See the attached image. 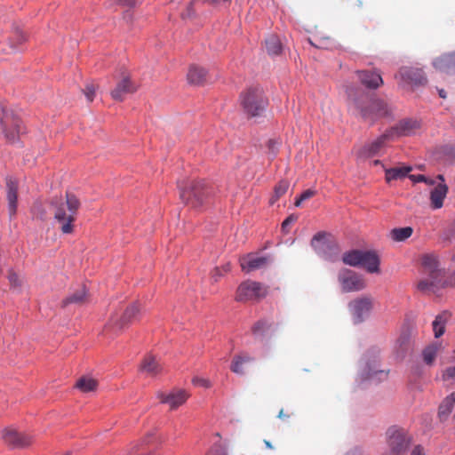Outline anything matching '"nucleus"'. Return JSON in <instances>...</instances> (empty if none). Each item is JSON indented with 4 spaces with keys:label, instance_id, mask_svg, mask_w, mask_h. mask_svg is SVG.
I'll return each instance as SVG.
<instances>
[{
    "label": "nucleus",
    "instance_id": "obj_1",
    "mask_svg": "<svg viewBox=\"0 0 455 455\" xmlns=\"http://www.w3.org/2000/svg\"><path fill=\"white\" fill-rule=\"evenodd\" d=\"M55 220L60 224L64 234H71L77 211L80 207L78 198L72 193H67L66 200L55 199L52 202Z\"/></svg>",
    "mask_w": 455,
    "mask_h": 455
},
{
    "label": "nucleus",
    "instance_id": "obj_2",
    "mask_svg": "<svg viewBox=\"0 0 455 455\" xmlns=\"http://www.w3.org/2000/svg\"><path fill=\"white\" fill-rule=\"evenodd\" d=\"M358 87H350L347 92L348 97L356 109L359 110L361 116L371 123L379 117L386 116L388 114L387 105L380 100L371 99L363 105L358 101Z\"/></svg>",
    "mask_w": 455,
    "mask_h": 455
},
{
    "label": "nucleus",
    "instance_id": "obj_3",
    "mask_svg": "<svg viewBox=\"0 0 455 455\" xmlns=\"http://www.w3.org/2000/svg\"><path fill=\"white\" fill-rule=\"evenodd\" d=\"M387 451L384 455H406L411 444V435L402 427H391L387 430Z\"/></svg>",
    "mask_w": 455,
    "mask_h": 455
},
{
    "label": "nucleus",
    "instance_id": "obj_4",
    "mask_svg": "<svg viewBox=\"0 0 455 455\" xmlns=\"http://www.w3.org/2000/svg\"><path fill=\"white\" fill-rule=\"evenodd\" d=\"M422 266L424 274L428 278L420 280L418 283V289L421 292L434 291L442 281V271L438 267V260L435 255L427 254L422 258Z\"/></svg>",
    "mask_w": 455,
    "mask_h": 455
},
{
    "label": "nucleus",
    "instance_id": "obj_5",
    "mask_svg": "<svg viewBox=\"0 0 455 455\" xmlns=\"http://www.w3.org/2000/svg\"><path fill=\"white\" fill-rule=\"evenodd\" d=\"M267 100L262 89L251 87L241 95V105L250 116H259L266 108Z\"/></svg>",
    "mask_w": 455,
    "mask_h": 455
},
{
    "label": "nucleus",
    "instance_id": "obj_6",
    "mask_svg": "<svg viewBox=\"0 0 455 455\" xmlns=\"http://www.w3.org/2000/svg\"><path fill=\"white\" fill-rule=\"evenodd\" d=\"M212 189L204 181H191L188 188L180 190V198L192 208H198L210 196Z\"/></svg>",
    "mask_w": 455,
    "mask_h": 455
},
{
    "label": "nucleus",
    "instance_id": "obj_7",
    "mask_svg": "<svg viewBox=\"0 0 455 455\" xmlns=\"http://www.w3.org/2000/svg\"><path fill=\"white\" fill-rule=\"evenodd\" d=\"M267 293V288L260 283L247 280L242 283L236 291V300L248 301L260 299Z\"/></svg>",
    "mask_w": 455,
    "mask_h": 455
},
{
    "label": "nucleus",
    "instance_id": "obj_8",
    "mask_svg": "<svg viewBox=\"0 0 455 455\" xmlns=\"http://www.w3.org/2000/svg\"><path fill=\"white\" fill-rule=\"evenodd\" d=\"M20 125V120L17 116L12 110L3 108L0 114V126L8 141L13 142L18 138Z\"/></svg>",
    "mask_w": 455,
    "mask_h": 455
},
{
    "label": "nucleus",
    "instance_id": "obj_9",
    "mask_svg": "<svg viewBox=\"0 0 455 455\" xmlns=\"http://www.w3.org/2000/svg\"><path fill=\"white\" fill-rule=\"evenodd\" d=\"M338 279L344 292L359 291L366 287L363 275L352 270L340 271Z\"/></svg>",
    "mask_w": 455,
    "mask_h": 455
},
{
    "label": "nucleus",
    "instance_id": "obj_10",
    "mask_svg": "<svg viewBox=\"0 0 455 455\" xmlns=\"http://www.w3.org/2000/svg\"><path fill=\"white\" fill-rule=\"evenodd\" d=\"M392 132H393L386 131L385 133L378 137L375 140L362 147L357 152V156L362 159H366L380 155L387 142L393 140Z\"/></svg>",
    "mask_w": 455,
    "mask_h": 455
},
{
    "label": "nucleus",
    "instance_id": "obj_11",
    "mask_svg": "<svg viewBox=\"0 0 455 455\" xmlns=\"http://www.w3.org/2000/svg\"><path fill=\"white\" fill-rule=\"evenodd\" d=\"M395 78H400L411 86H420L427 84V77L421 68L414 67H403L399 69Z\"/></svg>",
    "mask_w": 455,
    "mask_h": 455
},
{
    "label": "nucleus",
    "instance_id": "obj_12",
    "mask_svg": "<svg viewBox=\"0 0 455 455\" xmlns=\"http://www.w3.org/2000/svg\"><path fill=\"white\" fill-rule=\"evenodd\" d=\"M349 308L355 323H361L370 314L372 308V299L362 297L352 300Z\"/></svg>",
    "mask_w": 455,
    "mask_h": 455
},
{
    "label": "nucleus",
    "instance_id": "obj_13",
    "mask_svg": "<svg viewBox=\"0 0 455 455\" xmlns=\"http://www.w3.org/2000/svg\"><path fill=\"white\" fill-rule=\"evenodd\" d=\"M314 239L317 243V245L315 244V250H317L318 252H322L330 258L337 252V244L330 234L319 232L315 235Z\"/></svg>",
    "mask_w": 455,
    "mask_h": 455
},
{
    "label": "nucleus",
    "instance_id": "obj_14",
    "mask_svg": "<svg viewBox=\"0 0 455 455\" xmlns=\"http://www.w3.org/2000/svg\"><path fill=\"white\" fill-rule=\"evenodd\" d=\"M239 262L242 269L249 273L267 267L271 262V259L250 253L241 257Z\"/></svg>",
    "mask_w": 455,
    "mask_h": 455
},
{
    "label": "nucleus",
    "instance_id": "obj_15",
    "mask_svg": "<svg viewBox=\"0 0 455 455\" xmlns=\"http://www.w3.org/2000/svg\"><path fill=\"white\" fill-rule=\"evenodd\" d=\"M3 439L8 445L13 448H23L31 443V437L20 433L14 428H6L3 431Z\"/></svg>",
    "mask_w": 455,
    "mask_h": 455
},
{
    "label": "nucleus",
    "instance_id": "obj_16",
    "mask_svg": "<svg viewBox=\"0 0 455 455\" xmlns=\"http://www.w3.org/2000/svg\"><path fill=\"white\" fill-rule=\"evenodd\" d=\"M420 124L415 119H403L400 121L395 127L387 130L392 132V139L399 136H411L419 129Z\"/></svg>",
    "mask_w": 455,
    "mask_h": 455
},
{
    "label": "nucleus",
    "instance_id": "obj_17",
    "mask_svg": "<svg viewBox=\"0 0 455 455\" xmlns=\"http://www.w3.org/2000/svg\"><path fill=\"white\" fill-rule=\"evenodd\" d=\"M189 395L183 389H177L171 392L168 395L164 393H158L157 397L160 399L162 403L169 404L172 410L177 409L179 406L182 405Z\"/></svg>",
    "mask_w": 455,
    "mask_h": 455
},
{
    "label": "nucleus",
    "instance_id": "obj_18",
    "mask_svg": "<svg viewBox=\"0 0 455 455\" xmlns=\"http://www.w3.org/2000/svg\"><path fill=\"white\" fill-rule=\"evenodd\" d=\"M441 182L438 183L430 193L431 206L434 209H440L443 205V200L448 192V187L444 183V178L442 174L436 176Z\"/></svg>",
    "mask_w": 455,
    "mask_h": 455
},
{
    "label": "nucleus",
    "instance_id": "obj_19",
    "mask_svg": "<svg viewBox=\"0 0 455 455\" xmlns=\"http://www.w3.org/2000/svg\"><path fill=\"white\" fill-rule=\"evenodd\" d=\"M433 65L440 72L447 74L455 73V52L444 53L436 58Z\"/></svg>",
    "mask_w": 455,
    "mask_h": 455
},
{
    "label": "nucleus",
    "instance_id": "obj_20",
    "mask_svg": "<svg viewBox=\"0 0 455 455\" xmlns=\"http://www.w3.org/2000/svg\"><path fill=\"white\" fill-rule=\"evenodd\" d=\"M137 90V86L132 83L128 76L120 81L116 88L111 92V96L116 100H124L125 95L133 93Z\"/></svg>",
    "mask_w": 455,
    "mask_h": 455
},
{
    "label": "nucleus",
    "instance_id": "obj_21",
    "mask_svg": "<svg viewBox=\"0 0 455 455\" xmlns=\"http://www.w3.org/2000/svg\"><path fill=\"white\" fill-rule=\"evenodd\" d=\"M379 258L370 251H363L362 262L360 267H363L369 273H379Z\"/></svg>",
    "mask_w": 455,
    "mask_h": 455
},
{
    "label": "nucleus",
    "instance_id": "obj_22",
    "mask_svg": "<svg viewBox=\"0 0 455 455\" xmlns=\"http://www.w3.org/2000/svg\"><path fill=\"white\" fill-rule=\"evenodd\" d=\"M140 371L149 376H156L162 372L163 367L154 355H148L140 364Z\"/></svg>",
    "mask_w": 455,
    "mask_h": 455
},
{
    "label": "nucleus",
    "instance_id": "obj_23",
    "mask_svg": "<svg viewBox=\"0 0 455 455\" xmlns=\"http://www.w3.org/2000/svg\"><path fill=\"white\" fill-rule=\"evenodd\" d=\"M7 200L9 213L11 216L16 213L17 199H18V184L17 181L12 178L7 180Z\"/></svg>",
    "mask_w": 455,
    "mask_h": 455
},
{
    "label": "nucleus",
    "instance_id": "obj_24",
    "mask_svg": "<svg viewBox=\"0 0 455 455\" xmlns=\"http://www.w3.org/2000/svg\"><path fill=\"white\" fill-rule=\"evenodd\" d=\"M140 315V307L137 303H132L126 307L121 318L116 323V329L121 330L128 323L135 321Z\"/></svg>",
    "mask_w": 455,
    "mask_h": 455
},
{
    "label": "nucleus",
    "instance_id": "obj_25",
    "mask_svg": "<svg viewBox=\"0 0 455 455\" xmlns=\"http://www.w3.org/2000/svg\"><path fill=\"white\" fill-rule=\"evenodd\" d=\"M358 77L363 85L371 89H376L383 84L381 76L376 72L360 71Z\"/></svg>",
    "mask_w": 455,
    "mask_h": 455
},
{
    "label": "nucleus",
    "instance_id": "obj_26",
    "mask_svg": "<svg viewBox=\"0 0 455 455\" xmlns=\"http://www.w3.org/2000/svg\"><path fill=\"white\" fill-rule=\"evenodd\" d=\"M88 300L87 291L84 285L80 286L62 301V307L70 304L84 305Z\"/></svg>",
    "mask_w": 455,
    "mask_h": 455
},
{
    "label": "nucleus",
    "instance_id": "obj_27",
    "mask_svg": "<svg viewBox=\"0 0 455 455\" xmlns=\"http://www.w3.org/2000/svg\"><path fill=\"white\" fill-rule=\"evenodd\" d=\"M207 72L204 68L193 65L189 68L188 80L190 84L200 85L206 81Z\"/></svg>",
    "mask_w": 455,
    "mask_h": 455
},
{
    "label": "nucleus",
    "instance_id": "obj_28",
    "mask_svg": "<svg viewBox=\"0 0 455 455\" xmlns=\"http://www.w3.org/2000/svg\"><path fill=\"white\" fill-rule=\"evenodd\" d=\"M412 170L411 166L394 167L385 170V179L387 182L397 180L405 178Z\"/></svg>",
    "mask_w": 455,
    "mask_h": 455
},
{
    "label": "nucleus",
    "instance_id": "obj_29",
    "mask_svg": "<svg viewBox=\"0 0 455 455\" xmlns=\"http://www.w3.org/2000/svg\"><path fill=\"white\" fill-rule=\"evenodd\" d=\"M252 361L253 358L247 354H241L235 355L233 358L232 363L230 365V370L236 374L243 375L244 373L243 365L246 363H251Z\"/></svg>",
    "mask_w": 455,
    "mask_h": 455
},
{
    "label": "nucleus",
    "instance_id": "obj_30",
    "mask_svg": "<svg viewBox=\"0 0 455 455\" xmlns=\"http://www.w3.org/2000/svg\"><path fill=\"white\" fill-rule=\"evenodd\" d=\"M363 251L353 250L344 253L342 260L345 264L352 267L361 266Z\"/></svg>",
    "mask_w": 455,
    "mask_h": 455
},
{
    "label": "nucleus",
    "instance_id": "obj_31",
    "mask_svg": "<svg viewBox=\"0 0 455 455\" xmlns=\"http://www.w3.org/2000/svg\"><path fill=\"white\" fill-rule=\"evenodd\" d=\"M441 347L439 343H433L422 351V357L425 363L431 365L435 362L436 355Z\"/></svg>",
    "mask_w": 455,
    "mask_h": 455
},
{
    "label": "nucleus",
    "instance_id": "obj_32",
    "mask_svg": "<svg viewBox=\"0 0 455 455\" xmlns=\"http://www.w3.org/2000/svg\"><path fill=\"white\" fill-rule=\"evenodd\" d=\"M449 315L443 313L438 315L433 322V331L435 338L441 337L445 331V323L448 320Z\"/></svg>",
    "mask_w": 455,
    "mask_h": 455
},
{
    "label": "nucleus",
    "instance_id": "obj_33",
    "mask_svg": "<svg viewBox=\"0 0 455 455\" xmlns=\"http://www.w3.org/2000/svg\"><path fill=\"white\" fill-rule=\"evenodd\" d=\"M98 387V382L92 377L84 376L76 382V387L83 392L94 391Z\"/></svg>",
    "mask_w": 455,
    "mask_h": 455
},
{
    "label": "nucleus",
    "instance_id": "obj_34",
    "mask_svg": "<svg viewBox=\"0 0 455 455\" xmlns=\"http://www.w3.org/2000/svg\"><path fill=\"white\" fill-rule=\"evenodd\" d=\"M266 48L270 55H278L282 51L279 38L275 35H270L265 41Z\"/></svg>",
    "mask_w": 455,
    "mask_h": 455
},
{
    "label": "nucleus",
    "instance_id": "obj_35",
    "mask_svg": "<svg viewBox=\"0 0 455 455\" xmlns=\"http://www.w3.org/2000/svg\"><path fill=\"white\" fill-rule=\"evenodd\" d=\"M455 403V391L448 395L439 406V416L447 417L452 411Z\"/></svg>",
    "mask_w": 455,
    "mask_h": 455
},
{
    "label": "nucleus",
    "instance_id": "obj_36",
    "mask_svg": "<svg viewBox=\"0 0 455 455\" xmlns=\"http://www.w3.org/2000/svg\"><path fill=\"white\" fill-rule=\"evenodd\" d=\"M413 233L411 227L394 228L390 232V236L394 241L402 242L409 238Z\"/></svg>",
    "mask_w": 455,
    "mask_h": 455
},
{
    "label": "nucleus",
    "instance_id": "obj_37",
    "mask_svg": "<svg viewBox=\"0 0 455 455\" xmlns=\"http://www.w3.org/2000/svg\"><path fill=\"white\" fill-rule=\"evenodd\" d=\"M289 188V182L286 180H281L275 188V193L273 197L270 199V204H274L275 202L284 195Z\"/></svg>",
    "mask_w": 455,
    "mask_h": 455
},
{
    "label": "nucleus",
    "instance_id": "obj_38",
    "mask_svg": "<svg viewBox=\"0 0 455 455\" xmlns=\"http://www.w3.org/2000/svg\"><path fill=\"white\" fill-rule=\"evenodd\" d=\"M269 324L265 320H259L257 323H254L252 326V332L255 335H262L267 329H268Z\"/></svg>",
    "mask_w": 455,
    "mask_h": 455
},
{
    "label": "nucleus",
    "instance_id": "obj_39",
    "mask_svg": "<svg viewBox=\"0 0 455 455\" xmlns=\"http://www.w3.org/2000/svg\"><path fill=\"white\" fill-rule=\"evenodd\" d=\"M409 179L414 182V183H418V182H424L429 186H433L435 184V180H433V179H430V178H427L426 177L425 175H422V174H417V175H409Z\"/></svg>",
    "mask_w": 455,
    "mask_h": 455
},
{
    "label": "nucleus",
    "instance_id": "obj_40",
    "mask_svg": "<svg viewBox=\"0 0 455 455\" xmlns=\"http://www.w3.org/2000/svg\"><path fill=\"white\" fill-rule=\"evenodd\" d=\"M8 280L12 288H20L21 286V280L19 275L11 270L8 275Z\"/></svg>",
    "mask_w": 455,
    "mask_h": 455
},
{
    "label": "nucleus",
    "instance_id": "obj_41",
    "mask_svg": "<svg viewBox=\"0 0 455 455\" xmlns=\"http://www.w3.org/2000/svg\"><path fill=\"white\" fill-rule=\"evenodd\" d=\"M312 196H313V190H311L310 188L307 189L305 192H303L300 195L299 197H298L295 200V203H294L295 206L300 207L304 201L310 199Z\"/></svg>",
    "mask_w": 455,
    "mask_h": 455
},
{
    "label": "nucleus",
    "instance_id": "obj_42",
    "mask_svg": "<svg viewBox=\"0 0 455 455\" xmlns=\"http://www.w3.org/2000/svg\"><path fill=\"white\" fill-rule=\"evenodd\" d=\"M84 93L88 101H92L95 97V86L92 84H89L84 89Z\"/></svg>",
    "mask_w": 455,
    "mask_h": 455
},
{
    "label": "nucleus",
    "instance_id": "obj_43",
    "mask_svg": "<svg viewBox=\"0 0 455 455\" xmlns=\"http://www.w3.org/2000/svg\"><path fill=\"white\" fill-rule=\"evenodd\" d=\"M25 40H26L25 35L22 32L18 31L15 35V38L12 39L10 42L11 48L14 50L16 48L17 44H22Z\"/></svg>",
    "mask_w": 455,
    "mask_h": 455
},
{
    "label": "nucleus",
    "instance_id": "obj_44",
    "mask_svg": "<svg viewBox=\"0 0 455 455\" xmlns=\"http://www.w3.org/2000/svg\"><path fill=\"white\" fill-rule=\"evenodd\" d=\"M200 1H196V0H193L189 5L188 6L187 8V11L182 12L181 14V18L183 20H187V19H190L192 17H194L195 15V12L193 10V5L196 4V3H199Z\"/></svg>",
    "mask_w": 455,
    "mask_h": 455
},
{
    "label": "nucleus",
    "instance_id": "obj_45",
    "mask_svg": "<svg viewBox=\"0 0 455 455\" xmlns=\"http://www.w3.org/2000/svg\"><path fill=\"white\" fill-rule=\"evenodd\" d=\"M192 381L195 386L203 387L206 388L211 387L210 381L204 378L195 377L193 378Z\"/></svg>",
    "mask_w": 455,
    "mask_h": 455
},
{
    "label": "nucleus",
    "instance_id": "obj_46",
    "mask_svg": "<svg viewBox=\"0 0 455 455\" xmlns=\"http://www.w3.org/2000/svg\"><path fill=\"white\" fill-rule=\"evenodd\" d=\"M378 373L384 374V371H379L375 365L373 367L369 366L368 372L366 373L364 378L365 379H371L375 375H377Z\"/></svg>",
    "mask_w": 455,
    "mask_h": 455
},
{
    "label": "nucleus",
    "instance_id": "obj_47",
    "mask_svg": "<svg viewBox=\"0 0 455 455\" xmlns=\"http://www.w3.org/2000/svg\"><path fill=\"white\" fill-rule=\"evenodd\" d=\"M298 217L294 214L290 215L287 217L282 223V230H285V226H290L293 224L297 220Z\"/></svg>",
    "mask_w": 455,
    "mask_h": 455
},
{
    "label": "nucleus",
    "instance_id": "obj_48",
    "mask_svg": "<svg viewBox=\"0 0 455 455\" xmlns=\"http://www.w3.org/2000/svg\"><path fill=\"white\" fill-rule=\"evenodd\" d=\"M207 455H226V453L220 445H215L211 449Z\"/></svg>",
    "mask_w": 455,
    "mask_h": 455
},
{
    "label": "nucleus",
    "instance_id": "obj_49",
    "mask_svg": "<svg viewBox=\"0 0 455 455\" xmlns=\"http://www.w3.org/2000/svg\"><path fill=\"white\" fill-rule=\"evenodd\" d=\"M292 416V412L290 411H284L283 409H281L278 413V418L283 421H288L289 419Z\"/></svg>",
    "mask_w": 455,
    "mask_h": 455
},
{
    "label": "nucleus",
    "instance_id": "obj_50",
    "mask_svg": "<svg viewBox=\"0 0 455 455\" xmlns=\"http://www.w3.org/2000/svg\"><path fill=\"white\" fill-rule=\"evenodd\" d=\"M122 6L132 7L136 4V0H115Z\"/></svg>",
    "mask_w": 455,
    "mask_h": 455
},
{
    "label": "nucleus",
    "instance_id": "obj_51",
    "mask_svg": "<svg viewBox=\"0 0 455 455\" xmlns=\"http://www.w3.org/2000/svg\"><path fill=\"white\" fill-rule=\"evenodd\" d=\"M221 275L222 271L219 267H215L212 272V278L214 280V282H217Z\"/></svg>",
    "mask_w": 455,
    "mask_h": 455
},
{
    "label": "nucleus",
    "instance_id": "obj_52",
    "mask_svg": "<svg viewBox=\"0 0 455 455\" xmlns=\"http://www.w3.org/2000/svg\"><path fill=\"white\" fill-rule=\"evenodd\" d=\"M276 146H277V142L275 140H268L267 147H268L269 151L272 153V155L275 154Z\"/></svg>",
    "mask_w": 455,
    "mask_h": 455
},
{
    "label": "nucleus",
    "instance_id": "obj_53",
    "mask_svg": "<svg viewBox=\"0 0 455 455\" xmlns=\"http://www.w3.org/2000/svg\"><path fill=\"white\" fill-rule=\"evenodd\" d=\"M411 455H425L424 449L420 445H417L411 451Z\"/></svg>",
    "mask_w": 455,
    "mask_h": 455
},
{
    "label": "nucleus",
    "instance_id": "obj_54",
    "mask_svg": "<svg viewBox=\"0 0 455 455\" xmlns=\"http://www.w3.org/2000/svg\"><path fill=\"white\" fill-rule=\"evenodd\" d=\"M345 455H363L361 450L354 448L348 451Z\"/></svg>",
    "mask_w": 455,
    "mask_h": 455
},
{
    "label": "nucleus",
    "instance_id": "obj_55",
    "mask_svg": "<svg viewBox=\"0 0 455 455\" xmlns=\"http://www.w3.org/2000/svg\"><path fill=\"white\" fill-rule=\"evenodd\" d=\"M264 443H265V445H266V447H267V449H270V450H273V449H274L273 445L271 444V443H270L269 441L265 440V441H264Z\"/></svg>",
    "mask_w": 455,
    "mask_h": 455
},
{
    "label": "nucleus",
    "instance_id": "obj_56",
    "mask_svg": "<svg viewBox=\"0 0 455 455\" xmlns=\"http://www.w3.org/2000/svg\"><path fill=\"white\" fill-rule=\"evenodd\" d=\"M439 96L443 99L446 98V93L443 89L439 90Z\"/></svg>",
    "mask_w": 455,
    "mask_h": 455
},
{
    "label": "nucleus",
    "instance_id": "obj_57",
    "mask_svg": "<svg viewBox=\"0 0 455 455\" xmlns=\"http://www.w3.org/2000/svg\"><path fill=\"white\" fill-rule=\"evenodd\" d=\"M229 269H230L229 264H227V265H225V266L223 267V271H224V272H228V271H229Z\"/></svg>",
    "mask_w": 455,
    "mask_h": 455
},
{
    "label": "nucleus",
    "instance_id": "obj_58",
    "mask_svg": "<svg viewBox=\"0 0 455 455\" xmlns=\"http://www.w3.org/2000/svg\"><path fill=\"white\" fill-rule=\"evenodd\" d=\"M372 163L374 165L381 164V162L379 160H374Z\"/></svg>",
    "mask_w": 455,
    "mask_h": 455
},
{
    "label": "nucleus",
    "instance_id": "obj_59",
    "mask_svg": "<svg viewBox=\"0 0 455 455\" xmlns=\"http://www.w3.org/2000/svg\"><path fill=\"white\" fill-rule=\"evenodd\" d=\"M289 226H285V230H283L284 233H288L289 232Z\"/></svg>",
    "mask_w": 455,
    "mask_h": 455
},
{
    "label": "nucleus",
    "instance_id": "obj_60",
    "mask_svg": "<svg viewBox=\"0 0 455 455\" xmlns=\"http://www.w3.org/2000/svg\"><path fill=\"white\" fill-rule=\"evenodd\" d=\"M307 41L311 45H313V41L310 38H308Z\"/></svg>",
    "mask_w": 455,
    "mask_h": 455
},
{
    "label": "nucleus",
    "instance_id": "obj_61",
    "mask_svg": "<svg viewBox=\"0 0 455 455\" xmlns=\"http://www.w3.org/2000/svg\"><path fill=\"white\" fill-rule=\"evenodd\" d=\"M109 328H110V327H109L108 325V326H106V328H105V331H105V332H107V331H108V329H109Z\"/></svg>",
    "mask_w": 455,
    "mask_h": 455
},
{
    "label": "nucleus",
    "instance_id": "obj_62",
    "mask_svg": "<svg viewBox=\"0 0 455 455\" xmlns=\"http://www.w3.org/2000/svg\"><path fill=\"white\" fill-rule=\"evenodd\" d=\"M128 16H130V14L127 12V13L124 15V18L126 19Z\"/></svg>",
    "mask_w": 455,
    "mask_h": 455
},
{
    "label": "nucleus",
    "instance_id": "obj_63",
    "mask_svg": "<svg viewBox=\"0 0 455 455\" xmlns=\"http://www.w3.org/2000/svg\"><path fill=\"white\" fill-rule=\"evenodd\" d=\"M131 455H136V451H132Z\"/></svg>",
    "mask_w": 455,
    "mask_h": 455
},
{
    "label": "nucleus",
    "instance_id": "obj_64",
    "mask_svg": "<svg viewBox=\"0 0 455 455\" xmlns=\"http://www.w3.org/2000/svg\"><path fill=\"white\" fill-rule=\"evenodd\" d=\"M64 455H70V452H67V453H65Z\"/></svg>",
    "mask_w": 455,
    "mask_h": 455
}]
</instances>
